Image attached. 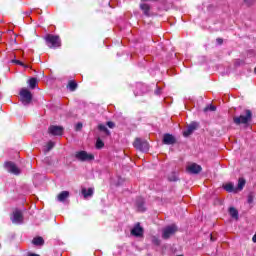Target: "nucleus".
I'll list each match as a JSON object with an SVG mask.
<instances>
[{"instance_id": "9d476101", "label": "nucleus", "mask_w": 256, "mask_h": 256, "mask_svg": "<svg viewBox=\"0 0 256 256\" xmlns=\"http://www.w3.org/2000/svg\"><path fill=\"white\" fill-rule=\"evenodd\" d=\"M48 133H50V135H63V127L61 126H50L48 129Z\"/></svg>"}, {"instance_id": "dca6fc26", "label": "nucleus", "mask_w": 256, "mask_h": 256, "mask_svg": "<svg viewBox=\"0 0 256 256\" xmlns=\"http://www.w3.org/2000/svg\"><path fill=\"white\" fill-rule=\"evenodd\" d=\"M137 89L139 90H135L134 93L135 95H143V93H145V91H147V88L145 87V85L139 83L137 84Z\"/></svg>"}, {"instance_id": "b1692460", "label": "nucleus", "mask_w": 256, "mask_h": 256, "mask_svg": "<svg viewBox=\"0 0 256 256\" xmlns=\"http://www.w3.org/2000/svg\"><path fill=\"white\" fill-rule=\"evenodd\" d=\"M68 87H69L70 91H75V89H77V82H75V81H70V82L68 83Z\"/></svg>"}, {"instance_id": "6ab92c4d", "label": "nucleus", "mask_w": 256, "mask_h": 256, "mask_svg": "<svg viewBox=\"0 0 256 256\" xmlns=\"http://www.w3.org/2000/svg\"><path fill=\"white\" fill-rule=\"evenodd\" d=\"M229 213H230V216L233 218V219H238L239 217V212L237 211V209H235L234 207H231L229 209Z\"/></svg>"}, {"instance_id": "2eb2a0df", "label": "nucleus", "mask_w": 256, "mask_h": 256, "mask_svg": "<svg viewBox=\"0 0 256 256\" xmlns=\"http://www.w3.org/2000/svg\"><path fill=\"white\" fill-rule=\"evenodd\" d=\"M94 189L93 188H83L82 189V195L85 199H88V197H93V193H94Z\"/></svg>"}, {"instance_id": "39448f33", "label": "nucleus", "mask_w": 256, "mask_h": 256, "mask_svg": "<svg viewBox=\"0 0 256 256\" xmlns=\"http://www.w3.org/2000/svg\"><path fill=\"white\" fill-rule=\"evenodd\" d=\"M75 158L78 160V161H82V162H85V161H93L95 160V155H93L92 153H89L87 151H78L75 153Z\"/></svg>"}, {"instance_id": "393cba45", "label": "nucleus", "mask_w": 256, "mask_h": 256, "mask_svg": "<svg viewBox=\"0 0 256 256\" xmlns=\"http://www.w3.org/2000/svg\"><path fill=\"white\" fill-rule=\"evenodd\" d=\"M53 147H55V143L53 141H49L46 145L45 152L48 153V151L52 150Z\"/></svg>"}, {"instance_id": "4be33fe9", "label": "nucleus", "mask_w": 256, "mask_h": 256, "mask_svg": "<svg viewBox=\"0 0 256 256\" xmlns=\"http://www.w3.org/2000/svg\"><path fill=\"white\" fill-rule=\"evenodd\" d=\"M28 84L31 89H35V87H37V78H31Z\"/></svg>"}, {"instance_id": "f704fd0d", "label": "nucleus", "mask_w": 256, "mask_h": 256, "mask_svg": "<svg viewBox=\"0 0 256 256\" xmlns=\"http://www.w3.org/2000/svg\"><path fill=\"white\" fill-rule=\"evenodd\" d=\"M28 256H39V254H29Z\"/></svg>"}, {"instance_id": "bb28decb", "label": "nucleus", "mask_w": 256, "mask_h": 256, "mask_svg": "<svg viewBox=\"0 0 256 256\" xmlns=\"http://www.w3.org/2000/svg\"><path fill=\"white\" fill-rule=\"evenodd\" d=\"M12 63H16V65H20L21 67H24L27 69L29 65H26L25 63L21 62L20 60H12Z\"/></svg>"}, {"instance_id": "f3484780", "label": "nucleus", "mask_w": 256, "mask_h": 256, "mask_svg": "<svg viewBox=\"0 0 256 256\" xmlns=\"http://www.w3.org/2000/svg\"><path fill=\"white\" fill-rule=\"evenodd\" d=\"M140 9L141 11H143L144 15H146V17H149V11H151V6H149V4H140Z\"/></svg>"}, {"instance_id": "f257e3e1", "label": "nucleus", "mask_w": 256, "mask_h": 256, "mask_svg": "<svg viewBox=\"0 0 256 256\" xmlns=\"http://www.w3.org/2000/svg\"><path fill=\"white\" fill-rule=\"evenodd\" d=\"M44 39L50 49H57V47H61V39L57 35L47 34Z\"/></svg>"}, {"instance_id": "4c0bfd02", "label": "nucleus", "mask_w": 256, "mask_h": 256, "mask_svg": "<svg viewBox=\"0 0 256 256\" xmlns=\"http://www.w3.org/2000/svg\"><path fill=\"white\" fill-rule=\"evenodd\" d=\"M156 244L159 245V241H157Z\"/></svg>"}, {"instance_id": "423d86ee", "label": "nucleus", "mask_w": 256, "mask_h": 256, "mask_svg": "<svg viewBox=\"0 0 256 256\" xmlns=\"http://www.w3.org/2000/svg\"><path fill=\"white\" fill-rule=\"evenodd\" d=\"M175 233H177V226H175V224L166 226L162 230V239H169V237H171V235H175Z\"/></svg>"}, {"instance_id": "72a5a7b5", "label": "nucleus", "mask_w": 256, "mask_h": 256, "mask_svg": "<svg viewBox=\"0 0 256 256\" xmlns=\"http://www.w3.org/2000/svg\"><path fill=\"white\" fill-rule=\"evenodd\" d=\"M253 243H256V234L252 238Z\"/></svg>"}, {"instance_id": "cd10ccee", "label": "nucleus", "mask_w": 256, "mask_h": 256, "mask_svg": "<svg viewBox=\"0 0 256 256\" xmlns=\"http://www.w3.org/2000/svg\"><path fill=\"white\" fill-rule=\"evenodd\" d=\"M81 129H83V124L81 122L77 123L75 126V130L76 131H81Z\"/></svg>"}, {"instance_id": "1a4fd4ad", "label": "nucleus", "mask_w": 256, "mask_h": 256, "mask_svg": "<svg viewBox=\"0 0 256 256\" xmlns=\"http://www.w3.org/2000/svg\"><path fill=\"white\" fill-rule=\"evenodd\" d=\"M186 169H187L188 173H192L194 175H197V173H201V166L196 163H192V164L188 165Z\"/></svg>"}, {"instance_id": "5701e85b", "label": "nucleus", "mask_w": 256, "mask_h": 256, "mask_svg": "<svg viewBox=\"0 0 256 256\" xmlns=\"http://www.w3.org/2000/svg\"><path fill=\"white\" fill-rule=\"evenodd\" d=\"M98 129L100 131H103L104 133H106V135H111V132H109V129H107V126L103 125V124H100L98 126Z\"/></svg>"}, {"instance_id": "4468645a", "label": "nucleus", "mask_w": 256, "mask_h": 256, "mask_svg": "<svg viewBox=\"0 0 256 256\" xmlns=\"http://www.w3.org/2000/svg\"><path fill=\"white\" fill-rule=\"evenodd\" d=\"M223 189L227 191V193H237L235 186L231 182L224 184Z\"/></svg>"}, {"instance_id": "c85d7f7f", "label": "nucleus", "mask_w": 256, "mask_h": 256, "mask_svg": "<svg viewBox=\"0 0 256 256\" xmlns=\"http://www.w3.org/2000/svg\"><path fill=\"white\" fill-rule=\"evenodd\" d=\"M107 126H108L110 129H113V127H115V123H114V122H107Z\"/></svg>"}, {"instance_id": "ddd939ff", "label": "nucleus", "mask_w": 256, "mask_h": 256, "mask_svg": "<svg viewBox=\"0 0 256 256\" xmlns=\"http://www.w3.org/2000/svg\"><path fill=\"white\" fill-rule=\"evenodd\" d=\"M175 137L171 134H165L163 137V144L164 145H174Z\"/></svg>"}, {"instance_id": "a878e982", "label": "nucleus", "mask_w": 256, "mask_h": 256, "mask_svg": "<svg viewBox=\"0 0 256 256\" xmlns=\"http://www.w3.org/2000/svg\"><path fill=\"white\" fill-rule=\"evenodd\" d=\"M104 146H105V143H103V141L98 138L96 141V149H103Z\"/></svg>"}, {"instance_id": "c756f323", "label": "nucleus", "mask_w": 256, "mask_h": 256, "mask_svg": "<svg viewBox=\"0 0 256 256\" xmlns=\"http://www.w3.org/2000/svg\"><path fill=\"white\" fill-rule=\"evenodd\" d=\"M138 211H145V208H143V204H138Z\"/></svg>"}, {"instance_id": "aec40b11", "label": "nucleus", "mask_w": 256, "mask_h": 256, "mask_svg": "<svg viewBox=\"0 0 256 256\" xmlns=\"http://www.w3.org/2000/svg\"><path fill=\"white\" fill-rule=\"evenodd\" d=\"M243 187H245V179L239 178V180H238V186H237V188H236V192H237V191H243Z\"/></svg>"}, {"instance_id": "412c9836", "label": "nucleus", "mask_w": 256, "mask_h": 256, "mask_svg": "<svg viewBox=\"0 0 256 256\" xmlns=\"http://www.w3.org/2000/svg\"><path fill=\"white\" fill-rule=\"evenodd\" d=\"M33 245H43L45 241L43 240L42 237H36L32 240Z\"/></svg>"}, {"instance_id": "a211bd4d", "label": "nucleus", "mask_w": 256, "mask_h": 256, "mask_svg": "<svg viewBox=\"0 0 256 256\" xmlns=\"http://www.w3.org/2000/svg\"><path fill=\"white\" fill-rule=\"evenodd\" d=\"M68 197H69V191H62L58 195L57 199L58 201H60V203H63V201H65Z\"/></svg>"}, {"instance_id": "0eeeda50", "label": "nucleus", "mask_w": 256, "mask_h": 256, "mask_svg": "<svg viewBox=\"0 0 256 256\" xmlns=\"http://www.w3.org/2000/svg\"><path fill=\"white\" fill-rule=\"evenodd\" d=\"M4 166L8 173H12L13 175H19L21 173L19 167L13 162H6Z\"/></svg>"}, {"instance_id": "e433bc0d", "label": "nucleus", "mask_w": 256, "mask_h": 256, "mask_svg": "<svg viewBox=\"0 0 256 256\" xmlns=\"http://www.w3.org/2000/svg\"><path fill=\"white\" fill-rule=\"evenodd\" d=\"M211 241H214V240H213V236H211Z\"/></svg>"}, {"instance_id": "6e6552de", "label": "nucleus", "mask_w": 256, "mask_h": 256, "mask_svg": "<svg viewBox=\"0 0 256 256\" xmlns=\"http://www.w3.org/2000/svg\"><path fill=\"white\" fill-rule=\"evenodd\" d=\"M12 223L21 225L23 223V212L21 210H15L12 216Z\"/></svg>"}, {"instance_id": "2f4dec72", "label": "nucleus", "mask_w": 256, "mask_h": 256, "mask_svg": "<svg viewBox=\"0 0 256 256\" xmlns=\"http://www.w3.org/2000/svg\"><path fill=\"white\" fill-rule=\"evenodd\" d=\"M248 203H253V196L251 195L248 196Z\"/></svg>"}, {"instance_id": "f03ea898", "label": "nucleus", "mask_w": 256, "mask_h": 256, "mask_svg": "<svg viewBox=\"0 0 256 256\" xmlns=\"http://www.w3.org/2000/svg\"><path fill=\"white\" fill-rule=\"evenodd\" d=\"M20 101L22 105H29L33 101V94L27 88H22L20 90Z\"/></svg>"}, {"instance_id": "7ed1b4c3", "label": "nucleus", "mask_w": 256, "mask_h": 256, "mask_svg": "<svg viewBox=\"0 0 256 256\" xmlns=\"http://www.w3.org/2000/svg\"><path fill=\"white\" fill-rule=\"evenodd\" d=\"M251 117H253V114L251 113V110H246L245 115H240L239 117H234L233 121L236 125L247 124L249 121H251Z\"/></svg>"}, {"instance_id": "20e7f679", "label": "nucleus", "mask_w": 256, "mask_h": 256, "mask_svg": "<svg viewBox=\"0 0 256 256\" xmlns=\"http://www.w3.org/2000/svg\"><path fill=\"white\" fill-rule=\"evenodd\" d=\"M133 145L135 149H138V151H142L144 153H147V151H149V142H147V140L136 138Z\"/></svg>"}, {"instance_id": "f8f14e48", "label": "nucleus", "mask_w": 256, "mask_h": 256, "mask_svg": "<svg viewBox=\"0 0 256 256\" xmlns=\"http://www.w3.org/2000/svg\"><path fill=\"white\" fill-rule=\"evenodd\" d=\"M131 235H133L134 237H143V228L139 224H137L131 230Z\"/></svg>"}, {"instance_id": "7c9ffc66", "label": "nucleus", "mask_w": 256, "mask_h": 256, "mask_svg": "<svg viewBox=\"0 0 256 256\" xmlns=\"http://www.w3.org/2000/svg\"><path fill=\"white\" fill-rule=\"evenodd\" d=\"M216 41H217L218 45H222L223 44V39H221V38H217Z\"/></svg>"}, {"instance_id": "9b49d317", "label": "nucleus", "mask_w": 256, "mask_h": 256, "mask_svg": "<svg viewBox=\"0 0 256 256\" xmlns=\"http://www.w3.org/2000/svg\"><path fill=\"white\" fill-rule=\"evenodd\" d=\"M198 124L197 122H192L190 125L187 126L186 130H184L183 135L184 137H189L197 129Z\"/></svg>"}, {"instance_id": "c9c22d12", "label": "nucleus", "mask_w": 256, "mask_h": 256, "mask_svg": "<svg viewBox=\"0 0 256 256\" xmlns=\"http://www.w3.org/2000/svg\"><path fill=\"white\" fill-rule=\"evenodd\" d=\"M170 181H177V179H175V178H174V179H171V178H170Z\"/></svg>"}, {"instance_id": "473e14b6", "label": "nucleus", "mask_w": 256, "mask_h": 256, "mask_svg": "<svg viewBox=\"0 0 256 256\" xmlns=\"http://www.w3.org/2000/svg\"><path fill=\"white\" fill-rule=\"evenodd\" d=\"M217 108L215 107V106H213V105H210V107H209V110L210 111H215Z\"/></svg>"}]
</instances>
